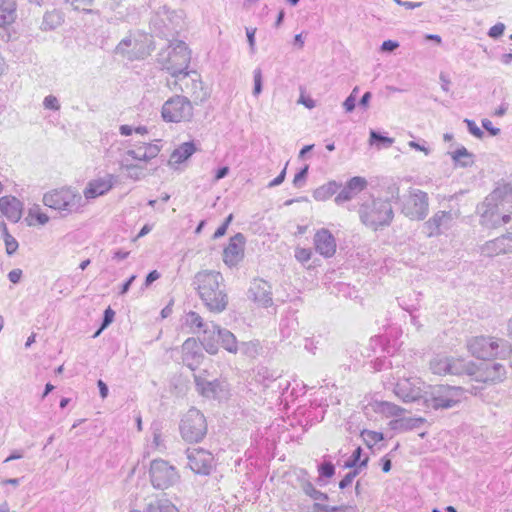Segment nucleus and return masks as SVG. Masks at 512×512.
Returning <instances> with one entry per match:
<instances>
[{"label":"nucleus","instance_id":"f257e3e1","mask_svg":"<svg viewBox=\"0 0 512 512\" xmlns=\"http://www.w3.org/2000/svg\"><path fill=\"white\" fill-rule=\"evenodd\" d=\"M198 294L209 311L220 313L228 305L224 278L215 270H203L196 273L193 280Z\"/></svg>","mask_w":512,"mask_h":512},{"label":"nucleus","instance_id":"f03ea898","mask_svg":"<svg viewBox=\"0 0 512 512\" xmlns=\"http://www.w3.org/2000/svg\"><path fill=\"white\" fill-rule=\"evenodd\" d=\"M190 60L191 52L187 44L181 40L170 42L157 56V63L161 69L169 73L174 80L188 72Z\"/></svg>","mask_w":512,"mask_h":512},{"label":"nucleus","instance_id":"7ed1b4c3","mask_svg":"<svg viewBox=\"0 0 512 512\" xmlns=\"http://www.w3.org/2000/svg\"><path fill=\"white\" fill-rule=\"evenodd\" d=\"M43 204L58 211L61 216H68L82 211L84 206L82 195L71 187H62L46 192Z\"/></svg>","mask_w":512,"mask_h":512},{"label":"nucleus","instance_id":"20e7f679","mask_svg":"<svg viewBox=\"0 0 512 512\" xmlns=\"http://www.w3.org/2000/svg\"><path fill=\"white\" fill-rule=\"evenodd\" d=\"M469 352L476 358L488 359L493 357L507 358L512 354L509 341L489 336H477L467 342Z\"/></svg>","mask_w":512,"mask_h":512},{"label":"nucleus","instance_id":"39448f33","mask_svg":"<svg viewBox=\"0 0 512 512\" xmlns=\"http://www.w3.org/2000/svg\"><path fill=\"white\" fill-rule=\"evenodd\" d=\"M359 216L364 225L377 230L379 227L390 225L394 212L388 200L371 199L361 204Z\"/></svg>","mask_w":512,"mask_h":512},{"label":"nucleus","instance_id":"423d86ee","mask_svg":"<svg viewBox=\"0 0 512 512\" xmlns=\"http://www.w3.org/2000/svg\"><path fill=\"white\" fill-rule=\"evenodd\" d=\"M463 394L464 390L459 386L436 385L425 392L424 401L435 410L449 409L461 402Z\"/></svg>","mask_w":512,"mask_h":512},{"label":"nucleus","instance_id":"0eeeda50","mask_svg":"<svg viewBox=\"0 0 512 512\" xmlns=\"http://www.w3.org/2000/svg\"><path fill=\"white\" fill-rule=\"evenodd\" d=\"M179 430L184 441L198 443L207 434L206 418L198 409L191 408L183 415Z\"/></svg>","mask_w":512,"mask_h":512},{"label":"nucleus","instance_id":"6e6552de","mask_svg":"<svg viewBox=\"0 0 512 512\" xmlns=\"http://www.w3.org/2000/svg\"><path fill=\"white\" fill-rule=\"evenodd\" d=\"M168 85H173V89L190 95L196 104L204 102L210 95L209 89L203 85L200 75L195 70L182 74L172 83L168 82Z\"/></svg>","mask_w":512,"mask_h":512},{"label":"nucleus","instance_id":"1a4fd4ad","mask_svg":"<svg viewBox=\"0 0 512 512\" xmlns=\"http://www.w3.org/2000/svg\"><path fill=\"white\" fill-rule=\"evenodd\" d=\"M161 115L166 122L190 121L193 117L192 102L186 96L175 95L164 102Z\"/></svg>","mask_w":512,"mask_h":512},{"label":"nucleus","instance_id":"9d476101","mask_svg":"<svg viewBox=\"0 0 512 512\" xmlns=\"http://www.w3.org/2000/svg\"><path fill=\"white\" fill-rule=\"evenodd\" d=\"M429 197L420 189L411 188L402 201L401 212L410 220H423L428 215Z\"/></svg>","mask_w":512,"mask_h":512},{"label":"nucleus","instance_id":"9b49d317","mask_svg":"<svg viewBox=\"0 0 512 512\" xmlns=\"http://www.w3.org/2000/svg\"><path fill=\"white\" fill-rule=\"evenodd\" d=\"M149 474L151 483L156 489H167L179 479L176 468L163 459H155L151 462Z\"/></svg>","mask_w":512,"mask_h":512},{"label":"nucleus","instance_id":"f8f14e48","mask_svg":"<svg viewBox=\"0 0 512 512\" xmlns=\"http://www.w3.org/2000/svg\"><path fill=\"white\" fill-rule=\"evenodd\" d=\"M506 377L504 365L496 362H483L480 365L474 363L472 378L476 382L495 384Z\"/></svg>","mask_w":512,"mask_h":512},{"label":"nucleus","instance_id":"ddd939ff","mask_svg":"<svg viewBox=\"0 0 512 512\" xmlns=\"http://www.w3.org/2000/svg\"><path fill=\"white\" fill-rule=\"evenodd\" d=\"M188 466L190 469L201 475H209L212 470L213 455L202 448H188L186 450Z\"/></svg>","mask_w":512,"mask_h":512},{"label":"nucleus","instance_id":"4468645a","mask_svg":"<svg viewBox=\"0 0 512 512\" xmlns=\"http://www.w3.org/2000/svg\"><path fill=\"white\" fill-rule=\"evenodd\" d=\"M422 385L423 383L418 378H403L396 383L394 392L404 402H414L424 398Z\"/></svg>","mask_w":512,"mask_h":512},{"label":"nucleus","instance_id":"2eb2a0df","mask_svg":"<svg viewBox=\"0 0 512 512\" xmlns=\"http://www.w3.org/2000/svg\"><path fill=\"white\" fill-rule=\"evenodd\" d=\"M17 19L16 0H0V36L3 40L11 39L10 27Z\"/></svg>","mask_w":512,"mask_h":512},{"label":"nucleus","instance_id":"dca6fc26","mask_svg":"<svg viewBox=\"0 0 512 512\" xmlns=\"http://www.w3.org/2000/svg\"><path fill=\"white\" fill-rule=\"evenodd\" d=\"M116 182L117 177L109 173H106L104 176L92 179L88 182L86 188L83 191L84 197L87 200H90L103 196L114 187Z\"/></svg>","mask_w":512,"mask_h":512},{"label":"nucleus","instance_id":"f3484780","mask_svg":"<svg viewBox=\"0 0 512 512\" xmlns=\"http://www.w3.org/2000/svg\"><path fill=\"white\" fill-rule=\"evenodd\" d=\"M248 297L259 307L273 305L271 285L263 279H254L248 290Z\"/></svg>","mask_w":512,"mask_h":512},{"label":"nucleus","instance_id":"a211bd4d","mask_svg":"<svg viewBox=\"0 0 512 512\" xmlns=\"http://www.w3.org/2000/svg\"><path fill=\"white\" fill-rule=\"evenodd\" d=\"M204 358L202 345L194 338H188L182 345V361L191 370H195Z\"/></svg>","mask_w":512,"mask_h":512},{"label":"nucleus","instance_id":"6ab92c4d","mask_svg":"<svg viewBox=\"0 0 512 512\" xmlns=\"http://www.w3.org/2000/svg\"><path fill=\"white\" fill-rule=\"evenodd\" d=\"M313 243L315 251L325 258H331L336 253V239L326 228L315 233Z\"/></svg>","mask_w":512,"mask_h":512},{"label":"nucleus","instance_id":"aec40b11","mask_svg":"<svg viewBox=\"0 0 512 512\" xmlns=\"http://www.w3.org/2000/svg\"><path fill=\"white\" fill-rule=\"evenodd\" d=\"M454 219L451 211H438L424 223V228L429 237L437 236L442 230L448 229Z\"/></svg>","mask_w":512,"mask_h":512},{"label":"nucleus","instance_id":"412c9836","mask_svg":"<svg viewBox=\"0 0 512 512\" xmlns=\"http://www.w3.org/2000/svg\"><path fill=\"white\" fill-rule=\"evenodd\" d=\"M368 185L367 180L364 177L355 176L352 177L345 186L342 187L340 192L335 197V203L342 205L343 203L352 200L360 192L366 189Z\"/></svg>","mask_w":512,"mask_h":512},{"label":"nucleus","instance_id":"4be33fe9","mask_svg":"<svg viewBox=\"0 0 512 512\" xmlns=\"http://www.w3.org/2000/svg\"><path fill=\"white\" fill-rule=\"evenodd\" d=\"M482 254L494 257L512 252V234L508 233L487 241L481 248Z\"/></svg>","mask_w":512,"mask_h":512},{"label":"nucleus","instance_id":"5701e85b","mask_svg":"<svg viewBox=\"0 0 512 512\" xmlns=\"http://www.w3.org/2000/svg\"><path fill=\"white\" fill-rule=\"evenodd\" d=\"M244 241L245 238L241 233H237L230 239V242L224 249L223 253V259L227 265L234 266L242 260L244 254Z\"/></svg>","mask_w":512,"mask_h":512},{"label":"nucleus","instance_id":"b1692460","mask_svg":"<svg viewBox=\"0 0 512 512\" xmlns=\"http://www.w3.org/2000/svg\"><path fill=\"white\" fill-rule=\"evenodd\" d=\"M23 208V202L15 196H3L0 198V211L13 223H17L21 219Z\"/></svg>","mask_w":512,"mask_h":512},{"label":"nucleus","instance_id":"393cba45","mask_svg":"<svg viewBox=\"0 0 512 512\" xmlns=\"http://www.w3.org/2000/svg\"><path fill=\"white\" fill-rule=\"evenodd\" d=\"M141 46L138 40L126 37L116 46L115 53L126 57L128 60L144 58L148 52L141 50Z\"/></svg>","mask_w":512,"mask_h":512},{"label":"nucleus","instance_id":"a878e982","mask_svg":"<svg viewBox=\"0 0 512 512\" xmlns=\"http://www.w3.org/2000/svg\"><path fill=\"white\" fill-rule=\"evenodd\" d=\"M504 203H512V185L508 183L496 187L484 201L488 207L496 208H504Z\"/></svg>","mask_w":512,"mask_h":512},{"label":"nucleus","instance_id":"bb28decb","mask_svg":"<svg viewBox=\"0 0 512 512\" xmlns=\"http://www.w3.org/2000/svg\"><path fill=\"white\" fill-rule=\"evenodd\" d=\"M281 378V373L278 370H272L266 366H257L254 370V381L261 385L263 389H274L275 383Z\"/></svg>","mask_w":512,"mask_h":512},{"label":"nucleus","instance_id":"cd10ccee","mask_svg":"<svg viewBox=\"0 0 512 512\" xmlns=\"http://www.w3.org/2000/svg\"><path fill=\"white\" fill-rule=\"evenodd\" d=\"M449 371L448 375L463 376L468 375L472 377L474 362L466 361L463 358L449 357Z\"/></svg>","mask_w":512,"mask_h":512},{"label":"nucleus","instance_id":"c85d7f7f","mask_svg":"<svg viewBox=\"0 0 512 512\" xmlns=\"http://www.w3.org/2000/svg\"><path fill=\"white\" fill-rule=\"evenodd\" d=\"M196 390L206 398H217L224 390V386L222 381L214 378L208 379L206 382L200 381V383H197Z\"/></svg>","mask_w":512,"mask_h":512},{"label":"nucleus","instance_id":"c756f323","mask_svg":"<svg viewBox=\"0 0 512 512\" xmlns=\"http://www.w3.org/2000/svg\"><path fill=\"white\" fill-rule=\"evenodd\" d=\"M212 328L213 335H216L217 340L221 341L222 346L230 353H237L238 343L234 334L216 325H212Z\"/></svg>","mask_w":512,"mask_h":512},{"label":"nucleus","instance_id":"7c9ffc66","mask_svg":"<svg viewBox=\"0 0 512 512\" xmlns=\"http://www.w3.org/2000/svg\"><path fill=\"white\" fill-rule=\"evenodd\" d=\"M196 151L193 142H185L178 146L171 154L169 163L170 165L181 164L190 158Z\"/></svg>","mask_w":512,"mask_h":512},{"label":"nucleus","instance_id":"2f4dec72","mask_svg":"<svg viewBox=\"0 0 512 512\" xmlns=\"http://www.w3.org/2000/svg\"><path fill=\"white\" fill-rule=\"evenodd\" d=\"M209 322H197L198 332L203 331V338L199 342L202 345V350L205 349L210 354H215L218 350L215 343L216 335H213V331L208 334L207 327Z\"/></svg>","mask_w":512,"mask_h":512},{"label":"nucleus","instance_id":"473e14b6","mask_svg":"<svg viewBox=\"0 0 512 512\" xmlns=\"http://www.w3.org/2000/svg\"><path fill=\"white\" fill-rule=\"evenodd\" d=\"M342 187L341 183L329 181L326 184L316 188L313 192V198L317 201H325L337 193Z\"/></svg>","mask_w":512,"mask_h":512},{"label":"nucleus","instance_id":"72a5a7b5","mask_svg":"<svg viewBox=\"0 0 512 512\" xmlns=\"http://www.w3.org/2000/svg\"><path fill=\"white\" fill-rule=\"evenodd\" d=\"M455 166L467 168L474 164V156L465 147H460L450 153Z\"/></svg>","mask_w":512,"mask_h":512},{"label":"nucleus","instance_id":"f704fd0d","mask_svg":"<svg viewBox=\"0 0 512 512\" xmlns=\"http://www.w3.org/2000/svg\"><path fill=\"white\" fill-rule=\"evenodd\" d=\"M373 409L375 412L381 413L387 417L400 416L404 412L403 408L388 401L375 402L373 405Z\"/></svg>","mask_w":512,"mask_h":512},{"label":"nucleus","instance_id":"c9c22d12","mask_svg":"<svg viewBox=\"0 0 512 512\" xmlns=\"http://www.w3.org/2000/svg\"><path fill=\"white\" fill-rule=\"evenodd\" d=\"M131 512H140L132 510ZM144 512H179L177 507L168 499H157L147 505Z\"/></svg>","mask_w":512,"mask_h":512},{"label":"nucleus","instance_id":"e433bc0d","mask_svg":"<svg viewBox=\"0 0 512 512\" xmlns=\"http://www.w3.org/2000/svg\"><path fill=\"white\" fill-rule=\"evenodd\" d=\"M449 357L437 356L430 361V369L437 375H448Z\"/></svg>","mask_w":512,"mask_h":512},{"label":"nucleus","instance_id":"4c0bfd02","mask_svg":"<svg viewBox=\"0 0 512 512\" xmlns=\"http://www.w3.org/2000/svg\"><path fill=\"white\" fill-rule=\"evenodd\" d=\"M121 167L126 170L127 177L133 180H140L144 177V170L141 166L130 163L129 158L123 157Z\"/></svg>","mask_w":512,"mask_h":512},{"label":"nucleus","instance_id":"58836bf2","mask_svg":"<svg viewBox=\"0 0 512 512\" xmlns=\"http://www.w3.org/2000/svg\"><path fill=\"white\" fill-rule=\"evenodd\" d=\"M422 418H403L397 419L390 422L392 429H401V430H412L420 426L423 423Z\"/></svg>","mask_w":512,"mask_h":512},{"label":"nucleus","instance_id":"ea45409f","mask_svg":"<svg viewBox=\"0 0 512 512\" xmlns=\"http://www.w3.org/2000/svg\"><path fill=\"white\" fill-rule=\"evenodd\" d=\"M313 508L317 512H357L356 505L330 506L315 502Z\"/></svg>","mask_w":512,"mask_h":512},{"label":"nucleus","instance_id":"a19ab883","mask_svg":"<svg viewBox=\"0 0 512 512\" xmlns=\"http://www.w3.org/2000/svg\"><path fill=\"white\" fill-rule=\"evenodd\" d=\"M2 235L5 242V249L8 255H13L18 249L17 240L8 232L6 225L2 224Z\"/></svg>","mask_w":512,"mask_h":512},{"label":"nucleus","instance_id":"79ce46f5","mask_svg":"<svg viewBox=\"0 0 512 512\" xmlns=\"http://www.w3.org/2000/svg\"><path fill=\"white\" fill-rule=\"evenodd\" d=\"M370 144L373 145V144H376L378 146L382 145L383 147H390L393 142H394V139L393 138H389V137H386V136H383L381 135L379 132L375 131V130H371L370 131Z\"/></svg>","mask_w":512,"mask_h":512},{"label":"nucleus","instance_id":"37998d69","mask_svg":"<svg viewBox=\"0 0 512 512\" xmlns=\"http://www.w3.org/2000/svg\"><path fill=\"white\" fill-rule=\"evenodd\" d=\"M318 483H321L323 478H331L335 474V466L330 461H324L318 466Z\"/></svg>","mask_w":512,"mask_h":512},{"label":"nucleus","instance_id":"c03bdc74","mask_svg":"<svg viewBox=\"0 0 512 512\" xmlns=\"http://www.w3.org/2000/svg\"><path fill=\"white\" fill-rule=\"evenodd\" d=\"M361 436L363 438L364 443L368 447H372L376 443L383 440V434L380 432L370 431V430H363L361 432Z\"/></svg>","mask_w":512,"mask_h":512},{"label":"nucleus","instance_id":"a18cd8bd","mask_svg":"<svg viewBox=\"0 0 512 512\" xmlns=\"http://www.w3.org/2000/svg\"><path fill=\"white\" fill-rule=\"evenodd\" d=\"M258 342H241L238 345V351H240L242 354L249 356V357H255L258 353Z\"/></svg>","mask_w":512,"mask_h":512},{"label":"nucleus","instance_id":"49530a36","mask_svg":"<svg viewBox=\"0 0 512 512\" xmlns=\"http://www.w3.org/2000/svg\"><path fill=\"white\" fill-rule=\"evenodd\" d=\"M300 473H301L300 488L307 496L311 497V495L314 493L316 488L314 487L312 482L309 480L307 471L301 470Z\"/></svg>","mask_w":512,"mask_h":512},{"label":"nucleus","instance_id":"de8ad7c7","mask_svg":"<svg viewBox=\"0 0 512 512\" xmlns=\"http://www.w3.org/2000/svg\"><path fill=\"white\" fill-rule=\"evenodd\" d=\"M28 217L35 218L40 225H45L49 221V217L40 211V206L37 204L29 209Z\"/></svg>","mask_w":512,"mask_h":512},{"label":"nucleus","instance_id":"09e8293b","mask_svg":"<svg viewBox=\"0 0 512 512\" xmlns=\"http://www.w3.org/2000/svg\"><path fill=\"white\" fill-rule=\"evenodd\" d=\"M61 22V17L58 12H48L44 15L43 25L49 29H54Z\"/></svg>","mask_w":512,"mask_h":512},{"label":"nucleus","instance_id":"8fccbe9b","mask_svg":"<svg viewBox=\"0 0 512 512\" xmlns=\"http://www.w3.org/2000/svg\"><path fill=\"white\" fill-rule=\"evenodd\" d=\"M160 152V147L157 144L144 143V151L142 157L146 162L155 158Z\"/></svg>","mask_w":512,"mask_h":512},{"label":"nucleus","instance_id":"3c124183","mask_svg":"<svg viewBox=\"0 0 512 512\" xmlns=\"http://www.w3.org/2000/svg\"><path fill=\"white\" fill-rule=\"evenodd\" d=\"M363 450L361 447H357L352 455L349 457V459L345 462L344 467L345 468H352L359 465V463L363 460L362 457Z\"/></svg>","mask_w":512,"mask_h":512},{"label":"nucleus","instance_id":"603ef678","mask_svg":"<svg viewBox=\"0 0 512 512\" xmlns=\"http://www.w3.org/2000/svg\"><path fill=\"white\" fill-rule=\"evenodd\" d=\"M309 166H304L298 173L295 174L293 179V185L296 188H302L306 183Z\"/></svg>","mask_w":512,"mask_h":512},{"label":"nucleus","instance_id":"864d4df0","mask_svg":"<svg viewBox=\"0 0 512 512\" xmlns=\"http://www.w3.org/2000/svg\"><path fill=\"white\" fill-rule=\"evenodd\" d=\"M312 257V251L309 248L298 247L295 250V258L300 263L308 262Z\"/></svg>","mask_w":512,"mask_h":512},{"label":"nucleus","instance_id":"5fc2aeb1","mask_svg":"<svg viewBox=\"0 0 512 512\" xmlns=\"http://www.w3.org/2000/svg\"><path fill=\"white\" fill-rule=\"evenodd\" d=\"M144 151V143L136 149H129L125 152L123 157L132 158L138 161L146 162V159L142 157Z\"/></svg>","mask_w":512,"mask_h":512},{"label":"nucleus","instance_id":"6e6d98bb","mask_svg":"<svg viewBox=\"0 0 512 512\" xmlns=\"http://www.w3.org/2000/svg\"><path fill=\"white\" fill-rule=\"evenodd\" d=\"M43 106L45 109L58 111L60 110V103L54 95H48L43 100Z\"/></svg>","mask_w":512,"mask_h":512},{"label":"nucleus","instance_id":"4d7b16f0","mask_svg":"<svg viewBox=\"0 0 512 512\" xmlns=\"http://www.w3.org/2000/svg\"><path fill=\"white\" fill-rule=\"evenodd\" d=\"M253 78H254L253 94H254V96H258L262 91V73L259 68L254 70Z\"/></svg>","mask_w":512,"mask_h":512},{"label":"nucleus","instance_id":"13d9d810","mask_svg":"<svg viewBox=\"0 0 512 512\" xmlns=\"http://www.w3.org/2000/svg\"><path fill=\"white\" fill-rule=\"evenodd\" d=\"M464 122L467 125L468 131L476 138L481 139L484 136L483 131L476 125L473 120L465 119Z\"/></svg>","mask_w":512,"mask_h":512},{"label":"nucleus","instance_id":"bf43d9fd","mask_svg":"<svg viewBox=\"0 0 512 512\" xmlns=\"http://www.w3.org/2000/svg\"><path fill=\"white\" fill-rule=\"evenodd\" d=\"M504 30L505 25L503 23H497L489 29L488 36L496 39L503 35Z\"/></svg>","mask_w":512,"mask_h":512},{"label":"nucleus","instance_id":"052dcab7","mask_svg":"<svg viewBox=\"0 0 512 512\" xmlns=\"http://www.w3.org/2000/svg\"><path fill=\"white\" fill-rule=\"evenodd\" d=\"M255 33H256V29L255 28H246V35H247V40H248V43H249V48H250V51L252 53L255 52Z\"/></svg>","mask_w":512,"mask_h":512},{"label":"nucleus","instance_id":"680f3d73","mask_svg":"<svg viewBox=\"0 0 512 512\" xmlns=\"http://www.w3.org/2000/svg\"><path fill=\"white\" fill-rule=\"evenodd\" d=\"M289 386H290V383H289V381H288V380H284V381H283V380H281V378H280V379H278V381L275 383V385H274V389H273V390H274V391H276V392H279V393H280V395H284V393L288 390Z\"/></svg>","mask_w":512,"mask_h":512},{"label":"nucleus","instance_id":"e2e57ef3","mask_svg":"<svg viewBox=\"0 0 512 512\" xmlns=\"http://www.w3.org/2000/svg\"><path fill=\"white\" fill-rule=\"evenodd\" d=\"M152 444L155 448L161 449L163 447V439L159 428H153V441Z\"/></svg>","mask_w":512,"mask_h":512},{"label":"nucleus","instance_id":"0e129e2a","mask_svg":"<svg viewBox=\"0 0 512 512\" xmlns=\"http://www.w3.org/2000/svg\"><path fill=\"white\" fill-rule=\"evenodd\" d=\"M482 127L488 131L492 136H496L500 133V129L496 128L492 125V122L489 119L482 120Z\"/></svg>","mask_w":512,"mask_h":512},{"label":"nucleus","instance_id":"69168bd1","mask_svg":"<svg viewBox=\"0 0 512 512\" xmlns=\"http://www.w3.org/2000/svg\"><path fill=\"white\" fill-rule=\"evenodd\" d=\"M368 460H369L368 456H365V457L363 458V460L359 463V465H357L356 467H352V468H353V470H352V471H350V472H348V474H349L353 479H355V478L359 475L361 468H363V467H367Z\"/></svg>","mask_w":512,"mask_h":512},{"label":"nucleus","instance_id":"338daca9","mask_svg":"<svg viewBox=\"0 0 512 512\" xmlns=\"http://www.w3.org/2000/svg\"><path fill=\"white\" fill-rule=\"evenodd\" d=\"M399 47V43L393 40H386L381 45V51L392 52Z\"/></svg>","mask_w":512,"mask_h":512},{"label":"nucleus","instance_id":"774afa93","mask_svg":"<svg viewBox=\"0 0 512 512\" xmlns=\"http://www.w3.org/2000/svg\"><path fill=\"white\" fill-rule=\"evenodd\" d=\"M285 176H286V167H284V169L281 171V173L275 179H273L272 181L269 182L267 187L273 188V187H276V186L282 184L283 181L285 180Z\"/></svg>","mask_w":512,"mask_h":512}]
</instances>
